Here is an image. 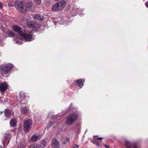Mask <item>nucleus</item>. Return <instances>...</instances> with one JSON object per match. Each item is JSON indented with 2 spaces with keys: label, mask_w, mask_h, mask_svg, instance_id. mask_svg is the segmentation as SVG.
I'll list each match as a JSON object with an SVG mask.
<instances>
[{
  "label": "nucleus",
  "mask_w": 148,
  "mask_h": 148,
  "mask_svg": "<svg viewBox=\"0 0 148 148\" xmlns=\"http://www.w3.org/2000/svg\"><path fill=\"white\" fill-rule=\"evenodd\" d=\"M14 6L18 10L22 13H25L24 10V3L22 2L15 1Z\"/></svg>",
  "instance_id": "2"
},
{
  "label": "nucleus",
  "mask_w": 148,
  "mask_h": 148,
  "mask_svg": "<svg viewBox=\"0 0 148 148\" xmlns=\"http://www.w3.org/2000/svg\"><path fill=\"white\" fill-rule=\"evenodd\" d=\"M5 115L7 117H10L11 112L10 110L8 109H6L5 110Z\"/></svg>",
  "instance_id": "21"
},
{
  "label": "nucleus",
  "mask_w": 148,
  "mask_h": 148,
  "mask_svg": "<svg viewBox=\"0 0 148 148\" xmlns=\"http://www.w3.org/2000/svg\"><path fill=\"white\" fill-rule=\"evenodd\" d=\"M8 5L9 7H12L14 6L12 2H10L8 3Z\"/></svg>",
  "instance_id": "29"
},
{
  "label": "nucleus",
  "mask_w": 148,
  "mask_h": 148,
  "mask_svg": "<svg viewBox=\"0 0 148 148\" xmlns=\"http://www.w3.org/2000/svg\"><path fill=\"white\" fill-rule=\"evenodd\" d=\"M19 97L20 99H23L25 98V95L23 92H21L19 94Z\"/></svg>",
  "instance_id": "24"
},
{
  "label": "nucleus",
  "mask_w": 148,
  "mask_h": 148,
  "mask_svg": "<svg viewBox=\"0 0 148 148\" xmlns=\"http://www.w3.org/2000/svg\"><path fill=\"white\" fill-rule=\"evenodd\" d=\"M57 3H58L60 8L62 10L65 7L66 4V1L64 0L61 1Z\"/></svg>",
  "instance_id": "14"
},
{
  "label": "nucleus",
  "mask_w": 148,
  "mask_h": 148,
  "mask_svg": "<svg viewBox=\"0 0 148 148\" xmlns=\"http://www.w3.org/2000/svg\"><path fill=\"white\" fill-rule=\"evenodd\" d=\"M132 145H133L134 148H137V144L136 143H134L132 144L131 143L128 141H126L125 143V145L127 148H131V146Z\"/></svg>",
  "instance_id": "10"
},
{
  "label": "nucleus",
  "mask_w": 148,
  "mask_h": 148,
  "mask_svg": "<svg viewBox=\"0 0 148 148\" xmlns=\"http://www.w3.org/2000/svg\"><path fill=\"white\" fill-rule=\"evenodd\" d=\"M16 123V120L15 119H12L10 121V125L11 127L15 126Z\"/></svg>",
  "instance_id": "19"
},
{
  "label": "nucleus",
  "mask_w": 148,
  "mask_h": 148,
  "mask_svg": "<svg viewBox=\"0 0 148 148\" xmlns=\"http://www.w3.org/2000/svg\"><path fill=\"white\" fill-rule=\"evenodd\" d=\"M103 138L101 137H99V138H98L97 139V140H101V139H103Z\"/></svg>",
  "instance_id": "33"
},
{
  "label": "nucleus",
  "mask_w": 148,
  "mask_h": 148,
  "mask_svg": "<svg viewBox=\"0 0 148 148\" xmlns=\"http://www.w3.org/2000/svg\"><path fill=\"white\" fill-rule=\"evenodd\" d=\"M20 36L23 37L24 38L25 41H30L32 40V35L21 32L20 34Z\"/></svg>",
  "instance_id": "7"
},
{
  "label": "nucleus",
  "mask_w": 148,
  "mask_h": 148,
  "mask_svg": "<svg viewBox=\"0 0 148 148\" xmlns=\"http://www.w3.org/2000/svg\"><path fill=\"white\" fill-rule=\"evenodd\" d=\"M8 88V85L6 83H1L0 84V91L3 92Z\"/></svg>",
  "instance_id": "12"
},
{
  "label": "nucleus",
  "mask_w": 148,
  "mask_h": 148,
  "mask_svg": "<svg viewBox=\"0 0 148 148\" xmlns=\"http://www.w3.org/2000/svg\"><path fill=\"white\" fill-rule=\"evenodd\" d=\"M105 146L107 148H110L107 145H105Z\"/></svg>",
  "instance_id": "34"
},
{
  "label": "nucleus",
  "mask_w": 148,
  "mask_h": 148,
  "mask_svg": "<svg viewBox=\"0 0 148 148\" xmlns=\"http://www.w3.org/2000/svg\"><path fill=\"white\" fill-rule=\"evenodd\" d=\"M39 136L33 135L31 138V140L32 141H35L39 139Z\"/></svg>",
  "instance_id": "20"
},
{
  "label": "nucleus",
  "mask_w": 148,
  "mask_h": 148,
  "mask_svg": "<svg viewBox=\"0 0 148 148\" xmlns=\"http://www.w3.org/2000/svg\"><path fill=\"white\" fill-rule=\"evenodd\" d=\"M37 146H38V145H35L34 146H31L29 148H37Z\"/></svg>",
  "instance_id": "30"
},
{
  "label": "nucleus",
  "mask_w": 148,
  "mask_h": 148,
  "mask_svg": "<svg viewBox=\"0 0 148 148\" xmlns=\"http://www.w3.org/2000/svg\"><path fill=\"white\" fill-rule=\"evenodd\" d=\"M13 67V65L11 64H8L1 65L0 66V74L2 76L10 73Z\"/></svg>",
  "instance_id": "1"
},
{
  "label": "nucleus",
  "mask_w": 148,
  "mask_h": 148,
  "mask_svg": "<svg viewBox=\"0 0 148 148\" xmlns=\"http://www.w3.org/2000/svg\"><path fill=\"white\" fill-rule=\"evenodd\" d=\"M26 25L30 28H34L36 27L38 24L35 21H28L26 22Z\"/></svg>",
  "instance_id": "8"
},
{
  "label": "nucleus",
  "mask_w": 148,
  "mask_h": 148,
  "mask_svg": "<svg viewBox=\"0 0 148 148\" xmlns=\"http://www.w3.org/2000/svg\"><path fill=\"white\" fill-rule=\"evenodd\" d=\"M53 123L51 122H49L48 123V127H51Z\"/></svg>",
  "instance_id": "27"
},
{
  "label": "nucleus",
  "mask_w": 148,
  "mask_h": 148,
  "mask_svg": "<svg viewBox=\"0 0 148 148\" xmlns=\"http://www.w3.org/2000/svg\"><path fill=\"white\" fill-rule=\"evenodd\" d=\"M3 5L0 2V9H1L2 8Z\"/></svg>",
  "instance_id": "32"
},
{
  "label": "nucleus",
  "mask_w": 148,
  "mask_h": 148,
  "mask_svg": "<svg viewBox=\"0 0 148 148\" xmlns=\"http://www.w3.org/2000/svg\"><path fill=\"white\" fill-rule=\"evenodd\" d=\"M77 115L75 113L69 116L66 121V123L68 125H71L73 123L77 118Z\"/></svg>",
  "instance_id": "4"
},
{
  "label": "nucleus",
  "mask_w": 148,
  "mask_h": 148,
  "mask_svg": "<svg viewBox=\"0 0 148 148\" xmlns=\"http://www.w3.org/2000/svg\"><path fill=\"white\" fill-rule=\"evenodd\" d=\"M10 135L8 134H4V138L2 141L3 145H4L6 143H7V144H8L10 138Z\"/></svg>",
  "instance_id": "9"
},
{
  "label": "nucleus",
  "mask_w": 148,
  "mask_h": 148,
  "mask_svg": "<svg viewBox=\"0 0 148 148\" xmlns=\"http://www.w3.org/2000/svg\"><path fill=\"white\" fill-rule=\"evenodd\" d=\"M29 33H30L31 32V31H30V32H28Z\"/></svg>",
  "instance_id": "37"
},
{
  "label": "nucleus",
  "mask_w": 148,
  "mask_h": 148,
  "mask_svg": "<svg viewBox=\"0 0 148 148\" xmlns=\"http://www.w3.org/2000/svg\"><path fill=\"white\" fill-rule=\"evenodd\" d=\"M61 10L58 3L54 4L52 7V11L54 12H58Z\"/></svg>",
  "instance_id": "13"
},
{
  "label": "nucleus",
  "mask_w": 148,
  "mask_h": 148,
  "mask_svg": "<svg viewBox=\"0 0 148 148\" xmlns=\"http://www.w3.org/2000/svg\"><path fill=\"white\" fill-rule=\"evenodd\" d=\"M52 148H60L61 146L59 142L55 138H53L52 140L51 143Z\"/></svg>",
  "instance_id": "5"
},
{
  "label": "nucleus",
  "mask_w": 148,
  "mask_h": 148,
  "mask_svg": "<svg viewBox=\"0 0 148 148\" xmlns=\"http://www.w3.org/2000/svg\"><path fill=\"white\" fill-rule=\"evenodd\" d=\"M46 144V141L44 140H42L40 142L39 145L36 144L35 145H38V146H37V148H40V147H41V148H44Z\"/></svg>",
  "instance_id": "16"
},
{
  "label": "nucleus",
  "mask_w": 148,
  "mask_h": 148,
  "mask_svg": "<svg viewBox=\"0 0 148 148\" xmlns=\"http://www.w3.org/2000/svg\"><path fill=\"white\" fill-rule=\"evenodd\" d=\"M62 144L65 145L66 144V143L65 141H64L62 143Z\"/></svg>",
  "instance_id": "35"
},
{
  "label": "nucleus",
  "mask_w": 148,
  "mask_h": 148,
  "mask_svg": "<svg viewBox=\"0 0 148 148\" xmlns=\"http://www.w3.org/2000/svg\"><path fill=\"white\" fill-rule=\"evenodd\" d=\"M79 146L76 144H75L73 146V148H79Z\"/></svg>",
  "instance_id": "28"
},
{
  "label": "nucleus",
  "mask_w": 148,
  "mask_h": 148,
  "mask_svg": "<svg viewBox=\"0 0 148 148\" xmlns=\"http://www.w3.org/2000/svg\"><path fill=\"white\" fill-rule=\"evenodd\" d=\"M93 143L94 144L96 145L98 147H99V143H98L97 141H94L93 142Z\"/></svg>",
  "instance_id": "25"
},
{
  "label": "nucleus",
  "mask_w": 148,
  "mask_h": 148,
  "mask_svg": "<svg viewBox=\"0 0 148 148\" xmlns=\"http://www.w3.org/2000/svg\"><path fill=\"white\" fill-rule=\"evenodd\" d=\"M66 140L67 141H68L69 140V138H66Z\"/></svg>",
  "instance_id": "36"
},
{
  "label": "nucleus",
  "mask_w": 148,
  "mask_h": 148,
  "mask_svg": "<svg viewBox=\"0 0 148 148\" xmlns=\"http://www.w3.org/2000/svg\"><path fill=\"white\" fill-rule=\"evenodd\" d=\"M6 34L10 37H13L16 36L12 30H8L6 32Z\"/></svg>",
  "instance_id": "18"
},
{
  "label": "nucleus",
  "mask_w": 148,
  "mask_h": 148,
  "mask_svg": "<svg viewBox=\"0 0 148 148\" xmlns=\"http://www.w3.org/2000/svg\"><path fill=\"white\" fill-rule=\"evenodd\" d=\"M29 111L28 108L25 107L24 108H22L21 110V112L22 114H25L27 113Z\"/></svg>",
  "instance_id": "22"
},
{
  "label": "nucleus",
  "mask_w": 148,
  "mask_h": 148,
  "mask_svg": "<svg viewBox=\"0 0 148 148\" xmlns=\"http://www.w3.org/2000/svg\"><path fill=\"white\" fill-rule=\"evenodd\" d=\"M33 123L32 119H29L25 121L23 123V129L26 132H28L31 129V125Z\"/></svg>",
  "instance_id": "3"
},
{
  "label": "nucleus",
  "mask_w": 148,
  "mask_h": 148,
  "mask_svg": "<svg viewBox=\"0 0 148 148\" xmlns=\"http://www.w3.org/2000/svg\"><path fill=\"white\" fill-rule=\"evenodd\" d=\"M24 10L25 13L28 11H30L32 7L33 4L32 2H28L24 3Z\"/></svg>",
  "instance_id": "6"
},
{
  "label": "nucleus",
  "mask_w": 148,
  "mask_h": 148,
  "mask_svg": "<svg viewBox=\"0 0 148 148\" xmlns=\"http://www.w3.org/2000/svg\"><path fill=\"white\" fill-rule=\"evenodd\" d=\"M13 30L18 33L19 35L20 36V34L21 32H23L22 28L20 27L17 25H14L13 26Z\"/></svg>",
  "instance_id": "11"
},
{
  "label": "nucleus",
  "mask_w": 148,
  "mask_h": 148,
  "mask_svg": "<svg viewBox=\"0 0 148 148\" xmlns=\"http://www.w3.org/2000/svg\"><path fill=\"white\" fill-rule=\"evenodd\" d=\"M33 17L35 19L39 21L42 20L44 18V17L42 15L39 14H35Z\"/></svg>",
  "instance_id": "17"
},
{
  "label": "nucleus",
  "mask_w": 148,
  "mask_h": 148,
  "mask_svg": "<svg viewBox=\"0 0 148 148\" xmlns=\"http://www.w3.org/2000/svg\"><path fill=\"white\" fill-rule=\"evenodd\" d=\"M145 6H146L147 7V8H148V1L147 2H146L145 3Z\"/></svg>",
  "instance_id": "31"
},
{
  "label": "nucleus",
  "mask_w": 148,
  "mask_h": 148,
  "mask_svg": "<svg viewBox=\"0 0 148 148\" xmlns=\"http://www.w3.org/2000/svg\"><path fill=\"white\" fill-rule=\"evenodd\" d=\"M76 85L81 88L84 85L83 83L84 82V81L82 79H79L76 80Z\"/></svg>",
  "instance_id": "15"
},
{
  "label": "nucleus",
  "mask_w": 148,
  "mask_h": 148,
  "mask_svg": "<svg viewBox=\"0 0 148 148\" xmlns=\"http://www.w3.org/2000/svg\"><path fill=\"white\" fill-rule=\"evenodd\" d=\"M37 3L40 4L41 3V0H34Z\"/></svg>",
  "instance_id": "26"
},
{
  "label": "nucleus",
  "mask_w": 148,
  "mask_h": 148,
  "mask_svg": "<svg viewBox=\"0 0 148 148\" xmlns=\"http://www.w3.org/2000/svg\"><path fill=\"white\" fill-rule=\"evenodd\" d=\"M19 39H18L17 38H14L13 40L16 43L18 44L21 45L22 43L21 42L19 41Z\"/></svg>",
  "instance_id": "23"
}]
</instances>
